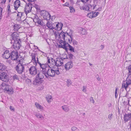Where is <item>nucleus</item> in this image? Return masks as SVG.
I'll use <instances>...</instances> for the list:
<instances>
[{"instance_id":"nucleus-1","label":"nucleus","mask_w":131,"mask_h":131,"mask_svg":"<svg viewBox=\"0 0 131 131\" xmlns=\"http://www.w3.org/2000/svg\"><path fill=\"white\" fill-rule=\"evenodd\" d=\"M54 35L56 39L60 41V44L58 45V47L67 50L69 45L68 43H66L65 42L69 43H71L72 40V34H69L68 33L63 31L60 33L58 31H57L54 32Z\"/></svg>"},{"instance_id":"nucleus-2","label":"nucleus","mask_w":131,"mask_h":131,"mask_svg":"<svg viewBox=\"0 0 131 131\" xmlns=\"http://www.w3.org/2000/svg\"><path fill=\"white\" fill-rule=\"evenodd\" d=\"M32 58L31 61L32 62L34 65L36 66L37 63L39 64L41 68L42 69V71L44 73L46 72V71L49 68L47 64H41L39 61L37 57V60H36V54L35 53H32L31 55Z\"/></svg>"},{"instance_id":"nucleus-3","label":"nucleus","mask_w":131,"mask_h":131,"mask_svg":"<svg viewBox=\"0 0 131 131\" xmlns=\"http://www.w3.org/2000/svg\"><path fill=\"white\" fill-rule=\"evenodd\" d=\"M60 72L58 70V68L56 67L55 68V66H54L52 68H49L45 73V76L48 78L49 77H54L55 74L58 75L60 74Z\"/></svg>"},{"instance_id":"nucleus-4","label":"nucleus","mask_w":131,"mask_h":131,"mask_svg":"<svg viewBox=\"0 0 131 131\" xmlns=\"http://www.w3.org/2000/svg\"><path fill=\"white\" fill-rule=\"evenodd\" d=\"M24 61L23 59H21L19 60V63L16 67V69L17 72L19 74H21L24 72V65L25 64L23 63Z\"/></svg>"},{"instance_id":"nucleus-5","label":"nucleus","mask_w":131,"mask_h":131,"mask_svg":"<svg viewBox=\"0 0 131 131\" xmlns=\"http://www.w3.org/2000/svg\"><path fill=\"white\" fill-rule=\"evenodd\" d=\"M129 73L126 81L123 83L122 86V88H125L126 90L128 86L131 84V73Z\"/></svg>"},{"instance_id":"nucleus-6","label":"nucleus","mask_w":131,"mask_h":131,"mask_svg":"<svg viewBox=\"0 0 131 131\" xmlns=\"http://www.w3.org/2000/svg\"><path fill=\"white\" fill-rule=\"evenodd\" d=\"M2 88L7 92L8 93L12 94L13 93V91L11 87L5 83H3L2 84Z\"/></svg>"},{"instance_id":"nucleus-7","label":"nucleus","mask_w":131,"mask_h":131,"mask_svg":"<svg viewBox=\"0 0 131 131\" xmlns=\"http://www.w3.org/2000/svg\"><path fill=\"white\" fill-rule=\"evenodd\" d=\"M54 61V65L56 68V67L58 68V67L61 66L63 64V60L60 58H57L55 60H53Z\"/></svg>"},{"instance_id":"nucleus-8","label":"nucleus","mask_w":131,"mask_h":131,"mask_svg":"<svg viewBox=\"0 0 131 131\" xmlns=\"http://www.w3.org/2000/svg\"><path fill=\"white\" fill-rule=\"evenodd\" d=\"M21 41L20 40H15L14 41L13 45L14 48L16 50L19 49L21 46Z\"/></svg>"},{"instance_id":"nucleus-9","label":"nucleus","mask_w":131,"mask_h":131,"mask_svg":"<svg viewBox=\"0 0 131 131\" xmlns=\"http://www.w3.org/2000/svg\"><path fill=\"white\" fill-rule=\"evenodd\" d=\"M11 58L12 60H17L19 61V57L18 55L17 52L16 51H13L11 54Z\"/></svg>"},{"instance_id":"nucleus-10","label":"nucleus","mask_w":131,"mask_h":131,"mask_svg":"<svg viewBox=\"0 0 131 131\" xmlns=\"http://www.w3.org/2000/svg\"><path fill=\"white\" fill-rule=\"evenodd\" d=\"M41 13L43 15L44 19L47 20H49L50 19L51 15L48 12L43 10L41 12Z\"/></svg>"},{"instance_id":"nucleus-11","label":"nucleus","mask_w":131,"mask_h":131,"mask_svg":"<svg viewBox=\"0 0 131 131\" xmlns=\"http://www.w3.org/2000/svg\"><path fill=\"white\" fill-rule=\"evenodd\" d=\"M32 8V5L30 3H29L26 5L24 11L26 15L31 12Z\"/></svg>"},{"instance_id":"nucleus-12","label":"nucleus","mask_w":131,"mask_h":131,"mask_svg":"<svg viewBox=\"0 0 131 131\" xmlns=\"http://www.w3.org/2000/svg\"><path fill=\"white\" fill-rule=\"evenodd\" d=\"M0 79L2 81L4 82H7L8 80V76L5 72H3L0 73Z\"/></svg>"},{"instance_id":"nucleus-13","label":"nucleus","mask_w":131,"mask_h":131,"mask_svg":"<svg viewBox=\"0 0 131 131\" xmlns=\"http://www.w3.org/2000/svg\"><path fill=\"white\" fill-rule=\"evenodd\" d=\"M63 25V24L62 23L55 22L54 23V29L57 31H59L62 29ZM53 31L54 34L55 31L54 32L53 30Z\"/></svg>"},{"instance_id":"nucleus-14","label":"nucleus","mask_w":131,"mask_h":131,"mask_svg":"<svg viewBox=\"0 0 131 131\" xmlns=\"http://www.w3.org/2000/svg\"><path fill=\"white\" fill-rule=\"evenodd\" d=\"M43 81L42 79H41L36 77L35 80L33 81L32 84L34 85H38L42 83Z\"/></svg>"},{"instance_id":"nucleus-15","label":"nucleus","mask_w":131,"mask_h":131,"mask_svg":"<svg viewBox=\"0 0 131 131\" xmlns=\"http://www.w3.org/2000/svg\"><path fill=\"white\" fill-rule=\"evenodd\" d=\"M99 13L98 12H96L92 11L88 13L87 15V16L90 18H92L96 17L99 14Z\"/></svg>"},{"instance_id":"nucleus-16","label":"nucleus","mask_w":131,"mask_h":131,"mask_svg":"<svg viewBox=\"0 0 131 131\" xmlns=\"http://www.w3.org/2000/svg\"><path fill=\"white\" fill-rule=\"evenodd\" d=\"M30 73L32 75H35L37 73V69L35 66H32L29 69Z\"/></svg>"},{"instance_id":"nucleus-17","label":"nucleus","mask_w":131,"mask_h":131,"mask_svg":"<svg viewBox=\"0 0 131 131\" xmlns=\"http://www.w3.org/2000/svg\"><path fill=\"white\" fill-rule=\"evenodd\" d=\"M34 17L33 20L35 22L41 25H43V22L41 21V19L38 17L37 15H35Z\"/></svg>"},{"instance_id":"nucleus-18","label":"nucleus","mask_w":131,"mask_h":131,"mask_svg":"<svg viewBox=\"0 0 131 131\" xmlns=\"http://www.w3.org/2000/svg\"><path fill=\"white\" fill-rule=\"evenodd\" d=\"M19 35L16 32L13 33L11 35L12 38L14 40V41H15V40H20L19 39Z\"/></svg>"},{"instance_id":"nucleus-19","label":"nucleus","mask_w":131,"mask_h":131,"mask_svg":"<svg viewBox=\"0 0 131 131\" xmlns=\"http://www.w3.org/2000/svg\"><path fill=\"white\" fill-rule=\"evenodd\" d=\"M73 65V64L71 61L68 62L65 64V68L66 70H68L72 68Z\"/></svg>"},{"instance_id":"nucleus-20","label":"nucleus","mask_w":131,"mask_h":131,"mask_svg":"<svg viewBox=\"0 0 131 131\" xmlns=\"http://www.w3.org/2000/svg\"><path fill=\"white\" fill-rule=\"evenodd\" d=\"M46 25L47 26L49 29L53 30L54 29V23H52L51 21H48Z\"/></svg>"},{"instance_id":"nucleus-21","label":"nucleus","mask_w":131,"mask_h":131,"mask_svg":"<svg viewBox=\"0 0 131 131\" xmlns=\"http://www.w3.org/2000/svg\"><path fill=\"white\" fill-rule=\"evenodd\" d=\"M47 65L48 67L49 68H51L53 67V59L52 58H51V60H50L48 58H47Z\"/></svg>"},{"instance_id":"nucleus-22","label":"nucleus","mask_w":131,"mask_h":131,"mask_svg":"<svg viewBox=\"0 0 131 131\" xmlns=\"http://www.w3.org/2000/svg\"><path fill=\"white\" fill-rule=\"evenodd\" d=\"M124 121L127 122L131 119V113L125 114L124 115Z\"/></svg>"},{"instance_id":"nucleus-23","label":"nucleus","mask_w":131,"mask_h":131,"mask_svg":"<svg viewBox=\"0 0 131 131\" xmlns=\"http://www.w3.org/2000/svg\"><path fill=\"white\" fill-rule=\"evenodd\" d=\"M11 54L9 53V50H7L4 52L3 54V57L4 58L8 59L10 57Z\"/></svg>"},{"instance_id":"nucleus-24","label":"nucleus","mask_w":131,"mask_h":131,"mask_svg":"<svg viewBox=\"0 0 131 131\" xmlns=\"http://www.w3.org/2000/svg\"><path fill=\"white\" fill-rule=\"evenodd\" d=\"M35 105L36 108L39 110L40 111H42L43 110V107L39 103L37 102H35Z\"/></svg>"},{"instance_id":"nucleus-25","label":"nucleus","mask_w":131,"mask_h":131,"mask_svg":"<svg viewBox=\"0 0 131 131\" xmlns=\"http://www.w3.org/2000/svg\"><path fill=\"white\" fill-rule=\"evenodd\" d=\"M20 1L19 0H16L14 2L15 9L16 10L18 7L20 6Z\"/></svg>"},{"instance_id":"nucleus-26","label":"nucleus","mask_w":131,"mask_h":131,"mask_svg":"<svg viewBox=\"0 0 131 131\" xmlns=\"http://www.w3.org/2000/svg\"><path fill=\"white\" fill-rule=\"evenodd\" d=\"M44 75L45 76V74L42 71L38 73L36 77L41 79H42L44 77Z\"/></svg>"},{"instance_id":"nucleus-27","label":"nucleus","mask_w":131,"mask_h":131,"mask_svg":"<svg viewBox=\"0 0 131 131\" xmlns=\"http://www.w3.org/2000/svg\"><path fill=\"white\" fill-rule=\"evenodd\" d=\"M47 101L49 103H50L52 100V96L49 95H47L46 96Z\"/></svg>"},{"instance_id":"nucleus-28","label":"nucleus","mask_w":131,"mask_h":131,"mask_svg":"<svg viewBox=\"0 0 131 131\" xmlns=\"http://www.w3.org/2000/svg\"><path fill=\"white\" fill-rule=\"evenodd\" d=\"M35 115L38 119H42L44 118L42 115L39 113H36L35 114Z\"/></svg>"},{"instance_id":"nucleus-29","label":"nucleus","mask_w":131,"mask_h":131,"mask_svg":"<svg viewBox=\"0 0 131 131\" xmlns=\"http://www.w3.org/2000/svg\"><path fill=\"white\" fill-rule=\"evenodd\" d=\"M129 100L125 99L123 102V104L126 106H127L128 105L131 106V105H130L129 104Z\"/></svg>"},{"instance_id":"nucleus-30","label":"nucleus","mask_w":131,"mask_h":131,"mask_svg":"<svg viewBox=\"0 0 131 131\" xmlns=\"http://www.w3.org/2000/svg\"><path fill=\"white\" fill-rule=\"evenodd\" d=\"M23 13L21 12H19L17 15V20L18 21H20L21 20V18L22 16Z\"/></svg>"},{"instance_id":"nucleus-31","label":"nucleus","mask_w":131,"mask_h":131,"mask_svg":"<svg viewBox=\"0 0 131 131\" xmlns=\"http://www.w3.org/2000/svg\"><path fill=\"white\" fill-rule=\"evenodd\" d=\"M62 109L65 112H68L69 110V107L67 105H65L62 106Z\"/></svg>"},{"instance_id":"nucleus-32","label":"nucleus","mask_w":131,"mask_h":131,"mask_svg":"<svg viewBox=\"0 0 131 131\" xmlns=\"http://www.w3.org/2000/svg\"><path fill=\"white\" fill-rule=\"evenodd\" d=\"M6 67L3 64L0 62V70H4L6 69Z\"/></svg>"},{"instance_id":"nucleus-33","label":"nucleus","mask_w":131,"mask_h":131,"mask_svg":"<svg viewBox=\"0 0 131 131\" xmlns=\"http://www.w3.org/2000/svg\"><path fill=\"white\" fill-rule=\"evenodd\" d=\"M20 27L19 25L16 24L14 26V30L15 31H17L18 30Z\"/></svg>"},{"instance_id":"nucleus-34","label":"nucleus","mask_w":131,"mask_h":131,"mask_svg":"<svg viewBox=\"0 0 131 131\" xmlns=\"http://www.w3.org/2000/svg\"><path fill=\"white\" fill-rule=\"evenodd\" d=\"M91 6L90 4H88L87 5L85 8V10L87 11H91Z\"/></svg>"},{"instance_id":"nucleus-35","label":"nucleus","mask_w":131,"mask_h":131,"mask_svg":"<svg viewBox=\"0 0 131 131\" xmlns=\"http://www.w3.org/2000/svg\"><path fill=\"white\" fill-rule=\"evenodd\" d=\"M81 33L82 35H85L86 34L87 32L85 29L81 28Z\"/></svg>"},{"instance_id":"nucleus-36","label":"nucleus","mask_w":131,"mask_h":131,"mask_svg":"<svg viewBox=\"0 0 131 131\" xmlns=\"http://www.w3.org/2000/svg\"><path fill=\"white\" fill-rule=\"evenodd\" d=\"M118 88H116L115 90V98H116L118 95V92L117 90H118Z\"/></svg>"},{"instance_id":"nucleus-37","label":"nucleus","mask_w":131,"mask_h":131,"mask_svg":"<svg viewBox=\"0 0 131 131\" xmlns=\"http://www.w3.org/2000/svg\"><path fill=\"white\" fill-rule=\"evenodd\" d=\"M72 131H79V129L76 127L75 126L72 127L71 128Z\"/></svg>"},{"instance_id":"nucleus-38","label":"nucleus","mask_w":131,"mask_h":131,"mask_svg":"<svg viewBox=\"0 0 131 131\" xmlns=\"http://www.w3.org/2000/svg\"><path fill=\"white\" fill-rule=\"evenodd\" d=\"M13 79L15 80H19L18 77L16 74H15L13 77Z\"/></svg>"},{"instance_id":"nucleus-39","label":"nucleus","mask_w":131,"mask_h":131,"mask_svg":"<svg viewBox=\"0 0 131 131\" xmlns=\"http://www.w3.org/2000/svg\"><path fill=\"white\" fill-rule=\"evenodd\" d=\"M67 85L68 86H69L72 84V81L70 80H67Z\"/></svg>"},{"instance_id":"nucleus-40","label":"nucleus","mask_w":131,"mask_h":131,"mask_svg":"<svg viewBox=\"0 0 131 131\" xmlns=\"http://www.w3.org/2000/svg\"><path fill=\"white\" fill-rule=\"evenodd\" d=\"M69 45L68 46V48H69V49L70 51H72L73 52H74V48L69 44Z\"/></svg>"},{"instance_id":"nucleus-41","label":"nucleus","mask_w":131,"mask_h":131,"mask_svg":"<svg viewBox=\"0 0 131 131\" xmlns=\"http://www.w3.org/2000/svg\"><path fill=\"white\" fill-rule=\"evenodd\" d=\"M91 11L94 10L95 8H96V5L95 4H93V5H91Z\"/></svg>"},{"instance_id":"nucleus-42","label":"nucleus","mask_w":131,"mask_h":131,"mask_svg":"<svg viewBox=\"0 0 131 131\" xmlns=\"http://www.w3.org/2000/svg\"><path fill=\"white\" fill-rule=\"evenodd\" d=\"M70 9L71 12H75V10L74 8L72 6H70Z\"/></svg>"},{"instance_id":"nucleus-43","label":"nucleus","mask_w":131,"mask_h":131,"mask_svg":"<svg viewBox=\"0 0 131 131\" xmlns=\"http://www.w3.org/2000/svg\"><path fill=\"white\" fill-rule=\"evenodd\" d=\"M86 87L85 86H83L82 87V91L84 92L85 93L86 91Z\"/></svg>"},{"instance_id":"nucleus-44","label":"nucleus","mask_w":131,"mask_h":131,"mask_svg":"<svg viewBox=\"0 0 131 131\" xmlns=\"http://www.w3.org/2000/svg\"><path fill=\"white\" fill-rule=\"evenodd\" d=\"M90 101L91 103H94L95 101L93 99V97H90Z\"/></svg>"},{"instance_id":"nucleus-45","label":"nucleus","mask_w":131,"mask_h":131,"mask_svg":"<svg viewBox=\"0 0 131 131\" xmlns=\"http://www.w3.org/2000/svg\"><path fill=\"white\" fill-rule=\"evenodd\" d=\"M113 114L112 113L109 114L108 116V118L110 120H111Z\"/></svg>"},{"instance_id":"nucleus-46","label":"nucleus","mask_w":131,"mask_h":131,"mask_svg":"<svg viewBox=\"0 0 131 131\" xmlns=\"http://www.w3.org/2000/svg\"><path fill=\"white\" fill-rule=\"evenodd\" d=\"M63 6H64L69 7L70 6V5L69 3L67 2L65 4H63Z\"/></svg>"},{"instance_id":"nucleus-47","label":"nucleus","mask_w":131,"mask_h":131,"mask_svg":"<svg viewBox=\"0 0 131 131\" xmlns=\"http://www.w3.org/2000/svg\"><path fill=\"white\" fill-rule=\"evenodd\" d=\"M9 108L11 111L14 112L15 111V108L13 107H12V106H9Z\"/></svg>"},{"instance_id":"nucleus-48","label":"nucleus","mask_w":131,"mask_h":131,"mask_svg":"<svg viewBox=\"0 0 131 131\" xmlns=\"http://www.w3.org/2000/svg\"><path fill=\"white\" fill-rule=\"evenodd\" d=\"M68 56L69 58L70 59H71L72 58L73 55L71 53H70L69 54Z\"/></svg>"},{"instance_id":"nucleus-49","label":"nucleus","mask_w":131,"mask_h":131,"mask_svg":"<svg viewBox=\"0 0 131 131\" xmlns=\"http://www.w3.org/2000/svg\"><path fill=\"white\" fill-rule=\"evenodd\" d=\"M6 0H2L1 3L2 5L6 3Z\"/></svg>"},{"instance_id":"nucleus-50","label":"nucleus","mask_w":131,"mask_h":131,"mask_svg":"<svg viewBox=\"0 0 131 131\" xmlns=\"http://www.w3.org/2000/svg\"><path fill=\"white\" fill-rule=\"evenodd\" d=\"M73 43L74 45H76L77 44V41L75 40H74L73 41Z\"/></svg>"},{"instance_id":"nucleus-51","label":"nucleus","mask_w":131,"mask_h":131,"mask_svg":"<svg viewBox=\"0 0 131 131\" xmlns=\"http://www.w3.org/2000/svg\"><path fill=\"white\" fill-rule=\"evenodd\" d=\"M89 1V0H81V1L84 3L88 2Z\"/></svg>"},{"instance_id":"nucleus-52","label":"nucleus","mask_w":131,"mask_h":131,"mask_svg":"<svg viewBox=\"0 0 131 131\" xmlns=\"http://www.w3.org/2000/svg\"><path fill=\"white\" fill-rule=\"evenodd\" d=\"M2 8L0 7V17L1 16L2 14Z\"/></svg>"},{"instance_id":"nucleus-53","label":"nucleus","mask_w":131,"mask_h":131,"mask_svg":"<svg viewBox=\"0 0 131 131\" xmlns=\"http://www.w3.org/2000/svg\"><path fill=\"white\" fill-rule=\"evenodd\" d=\"M104 47L103 45H101L100 46L101 50H102L104 48Z\"/></svg>"},{"instance_id":"nucleus-54","label":"nucleus","mask_w":131,"mask_h":131,"mask_svg":"<svg viewBox=\"0 0 131 131\" xmlns=\"http://www.w3.org/2000/svg\"><path fill=\"white\" fill-rule=\"evenodd\" d=\"M29 2H34L36 0H27Z\"/></svg>"},{"instance_id":"nucleus-55","label":"nucleus","mask_w":131,"mask_h":131,"mask_svg":"<svg viewBox=\"0 0 131 131\" xmlns=\"http://www.w3.org/2000/svg\"><path fill=\"white\" fill-rule=\"evenodd\" d=\"M10 8V6L9 5H8V6H7V8L8 9V11H9H9H10V9H9Z\"/></svg>"},{"instance_id":"nucleus-56","label":"nucleus","mask_w":131,"mask_h":131,"mask_svg":"<svg viewBox=\"0 0 131 131\" xmlns=\"http://www.w3.org/2000/svg\"><path fill=\"white\" fill-rule=\"evenodd\" d=\"M20 102L21 103H23L24 102V101L23 99H20Z\"/></svg>"},{"instance_id":"nucleus-57","label":"nucleus","mask_w":131,"mask_h":131,"mask_svg":"<svg viewBox=\"0 0 131 131\" xmlns=\"http://www.w3.org/2000/svg\"><path fill=\"white\" fill-rule=\"evenodd\" d=\"M101 10V8H98L96 10H95V11H100Z\"/></svg>"},{"instance_id":"nucleus-58","label":"nucleus","mask_w":131,"mask_h":131,"mask_svg":"<svg viewBox=\"0 0 131 131\" xmlns=\"http://www.w3.org/2000/svg\"><path fill=\"white\" fill-rule=\"evenodd\" d=\"M97 79L99 81H100L101 80L100 78H99V77L97 78Z\"/></svg>"},{"instance_id":"nucleus-59","label":"nucleus","mask_w":131,"mask_h":131,"mask_svg":"<svg viewBox=\"0 0 131 131\" xmlns=\"http://www.w3.org/2000/svg\"><path fill=\"white\" fill-rule=\"evenodd\" d=\"M35 6L36 8V9H38V6L37 5H35Z\"/></svg>"},{"instance_id":"nucleus-60","label":"nucleus","mask_w":131,"mask_h":131,"mask_svg":"<svg viewBox=\"0 0 131 131\" xmlns=\"http://www.w3.org/2000/svg\"><path fill=\"white\" fill-rule=\"evenodd\" d=\"M111 104H109L108 105V106H109V107H110V106H111Z\"/></svg>"},{"instance_id":"nucleus-61","label":"nucleus","mask_w":131,"mask_h":131,"mask_svg":"<svg viewBox=\"0 0 131 131\" xmlns=\"http://www.w3.org/2000/svg\"><path fill=\"white\" fill-rule=\"evenodd\" d=\"M61 1L63 2H64V0H61Z\"/></svg>"},{"instance_id":"nucleus-62","label":"nucleus","mask_w":131,"mask_h":131,"mask_svg":"<svg viewBox=\"0 0 131 131\" xmlns=\"http://www.w3.org/2000/svg\"><path fill=\"white\" fill-rule=\"evenodd\" d=\"M89 64L90 66H91L92 65V64L90 63H89Z\"/></svg>"},{"instance_id":"nucleus-63","label":"nucleus","mask_w":131,"mask_h":131,"mask_svg":"<svg viewBox=\"0 0 131 131\" xmlns=\"http://www.w3.org/2000/svg\"><path fill=\"white\" fill-rule=\"evenodd\" d=\"M11 0H8V2H10Z\"/></svg>"},{"instance_id":"nucleus-64","label":"nucleus","mask_w":131,"mask_h":131,"mask_svg":"<svg viewBox=\"0 0 131 131\" xmlns=\"http://www.w3.org/2000/svg\"><path fill=\"white\" fill-rule=\"evenodd\" d=\"M130 129H131V124H130Z\"/></svg>"}]
</instances>
